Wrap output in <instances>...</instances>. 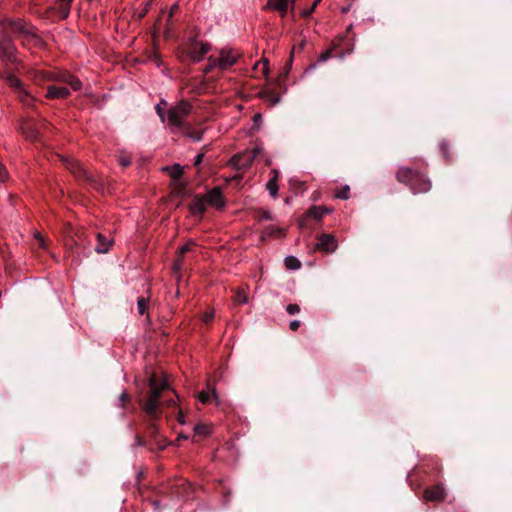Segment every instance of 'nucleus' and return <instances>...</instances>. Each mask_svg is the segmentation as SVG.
Here are the masks:
<instances>
[{
  "mask_svg": "<svg viewBox=\"0 0 512 512\" xmlns=\"http://www.w3.org/2000/svg\"><path fill=\"white\" fill-rule=\"evenodd\" d=\"M286 311L290 315H295L300 312V306L298 304H288L286 306Z\"/></svg>",
  "mask_w": 512,
  "mask_h": 512,
  "instance_id": "34",
  "label": "nucleus"
},
{
  "mask_svg": "<svg viewBox=\"0 0 512 512\" xmlns=\"http://www.w3.org/2000/svg\"><path fill=\"white\" fill-rule=\"evenodd\" d=\"M34 237L38 242L39 248H41V249L47 248V243H46L44 237L39 232H35Z\"/></svg>",
  "mask_w": 512,
  "mask_h": 512,
  "instance_id": "33",
  "label": "nucleus"
},
{
  "mask_svg": "<svg viewBox=\"0 0 512 512\" xmlns=\"http://www.w3.org/2000/svg\"><path fill=\"white\" fill-rule=\"evenodd\" d=\"M203 158H204V154L203 153H200L198 154L195 159H194V166H198L201 164V162L203 161Z\"/></svg>",
  "mask_w": 512,
  "mask_h": 512,
  "instance_id": "47",
  "label": "nucleus"
},
{
  "mask_svg": "<svg viewBox=\"0 0 512 512\" xmlns=\"http://www.w3.org/2000/svg\"><path fill=\"white\" fill-rule=\"evenodd\" d=\"M350 187L345 185L340 191L336 192L335 197L346 200L349 198Z\"/></svg>",
  "mask_w": 512,
  "mask_h": 512,
  "instance_id": "30",
  "label": "nucleus"
},
{
  "mask_svg": "<svg viewBox=\"0 0 512 512\" xmlns=\"http://www.w3.org/2000/svg\"><path fill=\"white\" fill-rule=\"evenodd\" d=\"M119 164L122 167H127L131 164V158L128 155H121L119 157Z\"/></svg>",
  "mask_w": 512,
  "mask_h": 512,
  "instance_id": "35",
  "label": "nucleus"
},
{
  "mask_svg": "<svg viewBox=\"0 0 512 512\" xmlns=\"http://www.w3.org/2000/svg\"><path fill=\"white\" fill-rule=\"evenodd\" d=\"M337 247L338 242L336 238L333 235L326 233L321 234L315 244V250L325 253H332L337 249Z\"/></svg>",
  "mask_w": 512,
  "mask_h": 512,
  "instance_id": "8",
  "label": "nucleus"
},
{
  "mask_svg": "<svg viewBox=\"0 0 512 512\" xmlns=\"http://www.w3.org/2000/svg\"><path fill=\"white\" fill-rule=\"evenodd\" d=\"M331 57V51L327 50L319 56V61L324 62Z\"/></svg>",
  "mask_w": 512,
  "mask_h": 512,
  "instance_id": "43",
  "label": "nucleus"
},
{
  "mask_svg": "<svg viewBox=\"0 0 512 512\" xmlns=\"http://www.w3.org/2000/svg\"><path fill=\"white\" fill-rule=\"evenodd\" d=\"M213 318H214V311L213 310L206 311L202 315V320L205 323H210L213 320Z\"/></svg>",
  "mask_w": 512,
  "mask_h": 512,
  "instance_id": "36",
  "label": "nucleus"
},
{
  "mask_svg": "<svg viewBox=\"0 0 512 512\" xmlns=\"http://www.w3.org/2000/svg\"><path fill=\"white\" fill-rule=\"evenodd\" d=\"M285 265L290 270H296L301 267L300 261L294 256H288L285 258Z\"/></svg>",
  "mask_w": 512,
  "mask_h": 512,
  "instance_id": "25",
  "label": "nucleus"
},
{
  "mask_svg": "<svg viewBox=\"0 0 512 512\" xmlns=\"http://www.w3.org/2000/svg\"><path fill=\"white\" fill-rule=\"evenodd\" d=\"M149 301L144 297H139L137 300V310L139 315H144L148 311Z\"/></svg>",
  "mask_w": 512,
  "mask_h": 512,
  "instance_id": "24",
  "label": "nucleus"
},
{
  "mask_svg": "<svg viewBox=\"0 0 512 512\" xmlns=\"http://www.w3.org/2000/svg\"><path fill=\"white\" fill-rule=\"evenodd\" d=\"M348 10H349V8H348V7L342 8V12H343V13L348 12Z\"/></svg>",
  "mask_w": 512,
  "mask_h": 512,
  "instance_id": "55",
  "label": "nucleus"
},
{
  "mask_svg": "<svg viewBox=\"0 0 512 512\" xmlns=\"http://www.w3.org/2000/svg\"><path fill=\"white\" fill-rule=\"evenodd\" d=\"M194 432L196 434H208L209 433V428L207 425L205 424H197L195 427H194Z\"/></svg>",
  "mask_w": 512,
  "mask_h": 512,
  "instance_id": "32",
  "label": "nucleus"
},
{
  "mask_svg": "<svg viewBox=\"0 0 512 512\" xmlns=\"http://www.w3.org/2000/svg\"><path fill=\"white\" fill-rule=\"evenodd\" d=\"M183 266V261L181 257H178L177 260L173 264L174 272H179Z\"/></svg>",
  "mask_w": 512,
  "mask_h": 512,
  "instance_id": "40",
  "label": "nucleus"
},
{
  "mask_svg": "<svg viewBox=\"0 0 512 512\" xmlns=\"http://www.w3.org/2000/svg\"><path fill=\"white\" fill-rule=\"evenodd\" d=\"M61 160L76 177L83 178L87 181H92V176L82 166V164L68 157H62Z\"/></svg>",
  "mask_w": 512,
  "mask_h": 512,
  "instance_id": "9",
  "label": "nucleus"
},
{
  "mask_svg": "<svg viewBox=\"0 0 512 512\" xmlns=\"http://www.w3.org/2000/svg\"><path fill=\"white\" fill-rule=\"evenodd\" d=\"M17 96L19 100L25 105H30L33 102V97L30 95V93L27 91L25 87L23 88V92L17 93Z\"/></svg>",
  "mask_w": 512,
  "mask_h": 512,
  "instance_id": "26",
  "label": "nucleus"
},
{
  "mask_svg": "<svg viewBox=\"0 0 512 512\" xmlns=\"http://www.w3.org/2000/svg\"><path fill=\"white\" fill-rule=\"evenodd\" d=\"M270 175H271V178L270 179H274L276 181H278V178H279V171L277 169H272L270 171Z\"/></svg>",
  "mask_w": 512,
  "mask_h": 512,
  "instance_id": "48",
  "label": "nucleus"
},
{
  "mask_svg": "<svg viewBox=\"0 0 512 512\" xmlns=\"http://www.w3.org/2000/svg\"><path fill=\"white\" fill-rule=\"evenodd\" d=\"M235 301L240 304H246L248 302V296L244 288L239 287L236 290Z\"/></svg>",
  "mask_w": 512,
  "mask_h": 512,
  "instance_id": "27",
  "label": "nucleus"
},
{
  "mask_svg": "<svg viewBox=\"0 0 512 512\" xmlns=\"http://www.w3.org/2000/svg\"><path fill=\"white\" fill-rule=\"evenodd\" d=\"M148 385L150 390L147 399L141 402V408L152 420H156L161 415L160 407L163 402L160 398L171 388L166 379L158 378L155 373L150 376ZM164 403L170 407L176 404V400L171 398Z\"/></svg>",
  "mask_w": 512,
  "mask_h": 512,
  "instance_id": "1",
  "label": "nucleus"
},
{
  "mask_svg": "<svg viewBox=\"0 0 512 512\" xmlns=\"http://www.w3.org/2000/svg\"><path fill=\"white\" fill-rule=\"evenodd\" d=\"M17 49L13 43V41L4 37L0 42V58L3 62L9 64L17 63Z\"/></svg>",
  "mask_w": 512,
  "mask_h": 512,
  "instance_id": "7",
  "label": "nucleus"
},
{
  "mask_svg": "<svg viewBox=\"0 0 512 512\" xmlns=\"http://www.w3.org/2000/svg\"><path fill=\"white\" fill-rule=\"evenodd\" d=\"M210 45L204 42H194L190 46L189 54L193 61L200 62L204 55L209 52Z\"/></svg>",
  "mask_w": 512,
  "mask_h": 512,
  "instance_id": "12",
  "label": "nucleus"
},
{
  "mask_svg": "<svg viewBox=\"0 0 512 512\" xmlns=\"http://www.w3.org/2000/svg\"><path fill=\"white\" fill-rule=\"evenodd\" d=\"M191 245H192L191 243H187V244L183 245L182 247H180L178 249V254H179L178 257H181L183 254L189 252L191 250Z\"/></svg>",
  "mask_w": 512,
  "mask_h": 512,
  "instance_id": "38",
  "label": "nucleus"
},
{
  "mask_svg": "<svg viewBox=\"0 0 512 512\" xmlns=\"http://www.w3.org/2000/svg\"><path fill=\"white\" fill-rule=\"evenodd\" d=\"M218 62H219L218 57L210 56L208 58V64H207L206 68L204 69V73H208L211 70L218 68Z\"/></svg>",
  "mask_w": 512,
  "mask_h": 512,
  "instance_id": "28",
  "label": "nucleus"
},
{
  "mask_svg": "<svg viewBox=\"0 0 512 512\" xmlns=\"http://www.w3.org/2000/svg\"><path fill=\"white\" fill-rule=\"evenodd\" d=\"M210 399V394L208 392H205V391H201L199 394H198V400L205 404L209 401Z\"/></svg>",
  "mask_w": 512,
  "mask_h": 512,
  "instance_id": "37",
  "label": "nucleus"
},
{
  "mask_svg": "<svg viewBox=\"0 0 512 512\" xmlns=\"http://www.w3.org/2000/svg\"><path fill=\"white\" fill-rule=\"evenodd\" d=\"M30 75L37 79H41V80H60V81H63L67 84H69L73 90L75 91H78L81 89L82 87V83L81 81L72 76V75H69V74H64V75H61V76H55L53 74H51L50 72H47V71H44V70H38V69H35V70H32L30 72Z\"/></svg>",
  "mask_w": 512,
  "mask_h": 512,
  "instance_id": "5",
  "label": "nucleus"
},
{
  "mask_svg": "<svg viewBox=\"0 0 512 512\" xmlns=\"http://www.w3.org/2000/svg\"><path fill=\"white\" fill-rule=\"evenodd\" d=\"M446 497V492L441 484L430 486L424 491V499L426 501H443Z\"/></svg>",
  "mask_w": 512,
  "mask_h": 512,
  "instance_id": "11",
  "label": "nucleus"
},
{
  "mask_svg": "<svg viewBox=\"0 0 512 512\" xmlns=\"http://www.w3.org/2000/svg\"><path fill=\"white\" fill-rule=\"evenodd\" d=\"M439 148H440V151L442 152V154L444 155V157L447 160H450L451 159V155H450L449 144L447 142L443 141V142L440 143Z\"/></svg>",
  "mask_w": 512,
  "mask_h": 512,
  "instance_id": "31",
  "label": "nucleus"
},
{
  "mask_svg": "<svg viewBox=\"0 0 512 512\" xmlns=\"http://www.w3.org/2000/svg\"><path fill=\"white\" fill-rule=\"evenodd\" d=\"M178 10V5L177 4H174L169 13L167 14V22L170 21V19L172 18L173 14Z\"/></svg>",
  "mask_w": 512,
  "mask_h": 512,
  "instance_id": "45",
  "label": "nucleus"
},
{
  "mask_svg": "<svg viewBox=\"0 0 512 512\" xmlns=\"http://www.w3.org/2000/svg\"><path fill=\"white\" fill-rule=\"evenodd\" d=\"M167 105H168L167 101L164 99H161L159 101V103H157L155 106L156 113L163 123H166V121H167V112H165Z\"/></svg>",
  "mask_w": 512,
  "mask_h": 512,
  "instance_id": "22",
  "label": "nucleus"
},
{
  "mask_svg": "<svg viewBox=\"0 0 512 512\" xmlns=\"http://www.w3.org/2000/svg\"><path fill=\"white\" fill-rule=\"evenodd\" d=\"M266 188L269 191V194L271 195L272 198L277 197L279 189L278 181L274 179H269L268 182L266 183Z\"/></svg>",
  "mask_w": 512,
  "mask_h": 512,
  "instance_id": "23",
  "label": "nucleus"
},
{
  "mask_svg": "<svg viewBox=\"0 0 512 512\" xmlns=\"http://www.w3.org/2000/svg\"><path fill=\"white\" fill-rule=\"evenodd\" d=\"M212 394H213V397L217 400L218 396H217V392L215 391V389L212 391Z\"/></svg>",
  "mask_w": 512,
  "mask_h": 512,
  "instance_id": "53",
  "label": "nucleus"
},
{
  "mask_svg": "<svg viewBox=\"0 0 512 512\" xmlns=\"http://www.w3.org/2000/svg\"><path fill=\"white\" fill-rule=\"evenodd\" d=\"M162 171L167 172L174 180H178L184 173L183 167L178 163H175L172 166H165L162 168Z\"/></svg>",
  "mask_w": 512,
  "mask_h": 512,
  "instance_id": "19",
  "label": "nucleus"
},
{
  "mask_svg": "<svg viewBox=\"0 0 512 512\" xmlns=\"http://www.w3.org/2000/svg\"><path fill=\"white\" fill-rule=\"evenodd\" d=\"M72 2L73 0H57L55 2V8L59 10L63 19L69 16Z\"/></svg>",
  "mask_w": 512,
  "mask_h": 512,
  "instance_id": "20",
  "label": "nucleus"
},
{
  "mask_svg": "<svg viewBox=\"0 0 512 512\" xmlns=\"http://www.w3.org/2000/svg\"><path fill=\"white\" fill-rule=\"evenodd\" d=\"M27 137H29L30 139L34 140L36 138V132L35 131H31V133L28 134Z\"/></svg>",
  "mask_w": 512,
  "mask_h": 512,
  "instance_id": "52",
  "label": "nucleus"
},
{
  "mask_svg": "<svg viewBox=\"0 0 512 512\" xmlns=\"http://www.w3.org/2000/svg\"><path fill=\"white\" fill-rule=\"evenodd\" d=\"M177 420L180 424H185L184 414L181 410H179Z\"/></svg>",
  "mask_w": 512,
  "mask_h": 512,
  "instance_id": "49",
  "label": "nucleus"
},
{
  "mask_svg": "<svg viewBox=\"0 0 512 512\" xmlns=\"http://www.w3.org/2000/svg\"><path fill=\"white\" fill-rule=\"evenodd\" d=\"M260 117H261L260 114H255L254 115V120H259Z\"/></svg>",
  "mask_w": 512,
  "mask_h": 512,
  "instance_id": "54",
  "label": "nucleus"
},
{
  "mask_svg": "<svg viewBox=\"0 0 512 512\" xmlns=\"http://www.w3.org/2000/svg\"><path fill=\"white\" fill-rule=\"evenodd\" d=\"M192 104L187 100H181L167 110V126L172 132L183 130L186 126V118L191 114Z\"/></svg>",
  "mask_w": 512,
  "mask_h": 512,
  "instance_id": "3",
  "label": "nucleus"
},
{
  "mask_svg": "<svg viewBox=\"0 0 512 512\" xmlns=\"http://www.w3.org/2000/svg\"><path fill=\"white\" fill-rule=\"evenodd\" d=\"M7 28L8 31L14 34L17 39H20L24 45L37 44L40 42L39 37L34 32V28L27 25L21 19L10 20Z\"/></svg>",
  "mask_w": 512,
  "mask_h": 512,
  "instance_id": "4",
  "label": "nucleus"
},
{
  "mask_svg": "<svg viewBox=\"0 0 512 512\" xmlns=\"http://www.w3.org/2000/svg\"><path fill=\"white\" fill-rule=\"evenodd\" d=\"M395 176L398 182L407 185L413 194L427 193L432 188L431 180L419 170L400 166Z\"/></svg>",
  "mask_w": 512,
  "mask_h": 512,
  "instance_id": "2",
  "label": "nucleus"
},
{
  "mask_svg": "<svg viewBox=\"0 0 512 512\" xmlns=\"http://www.w3.org/2000/svg\"><path fill=\"white\" fill-rule=\"evenodd\" d=\"M148 431L151 435H156L158 432V427L155 423L152 422L148 425Z\"/></svg>",
  "mask_w": 512,
  "mask_h": 512,
  "instance_id": "44",
  "label": "nucleus"
},
{
  "mask_svg": "<svg viewBox=\"0 0 512 512\" xmlns=\"http://www.w3.org/2000/svg\"><path fill=\"white\" fill-rule=\"evenodd\" d=\"M205 201L211 206H214L218 209L224 207L225 201L221 192V189L219 187H215L208 191V193L205 196Z\"/></svg>",
  "mask_w": 512,
  "mask_h": 512,
  "instance_id": "13",
  "label": "nucleus"
},
{
  "mask_svg": "<svg viewBox=\"0 0 512 512\" xmlns=\"http://www.w3.org/2000/svg\"><path fill=\"white\" fill-rule=\"evenodd\" d=\"M322 0H314L313 2V7H310L308 9H304L300 12V15L303 17V18H308L311 16V14L315 11L317 5L321 2Z\"/></svg>",
  "mask_w": 512,
  "mask_h": 512,
  "instance_id": "29",
  "label": "nucleus"
},
{
  "mask_svg": "<svg viewBox=\"0 0 512 512\" xmlns=\"http://www.w3.org/2000/svg\"><path fill=\"white\" fill-rule=\"evenodd\" d=\"M263 217H264L265 219H268V220H271V219H272L270 212H264V213H263Z\"/></svg>",
  "mask_w": 512,
  "mask_h": 512,
  "instance_id": "51",
  "label": "nucleus"
},
{
  "mask_svg": "<svg viewBox=\"0 0 512 512\" xmlns=\"http://www.w3.org/2000/svg\"><path fill=\"white\" fill-rule=\"evenodd\" d=\"M333 209L325 206H312L307 211V216L316 220H321L325 215L330 214Z\"/></svg>",
  "mask_w": 512,
  "mask_h": 512,
  "instance_id": "17",
  "label": "nucleus"
},
{
  "mask_svg": "<svg viewBox=\"0 0 512 512\" xmlns=\"http://www.w3.org/2000/svg\"><path fill=\"white\" fill-rule=\"evenodd\" d=\"M301 325L299 320H292L289 324V327L292 331H297Z\"/></svg>",
  "mask_w": 512,
  "mask_h": 512,
  "instance_id": "42",
  "label": "nucleus"
},
{
  "mask_svg": "<svg viewBox=\"0 0 512 512\" xmlns=\"http://www.w3.org/2000/svg\"><path fill=\"white\" fill-rule=\"evenodd\" d=\"M206 210V201L205 199H196L193 201L191 205V212L196 215H202Z\"/></svg>",
  "mask_w": 512,
  "mask_h": 512,
  "instance_id": "21",
  "label": "nucleus"
},
{
  "mask_svg": "<svg viewBox=\"0 0 512 512\" xmlns=\"http://www.w3.org/2000/svg\"><path fill=\"white\" fill-rule=\"evenodd\" d=\"M218 58V69L226 70L237 62L239 54L232 50H221Z\"/></svg>",
  "mask_w": 512,
  "mask_h": 512,
  "instance_id": "10",
  "label": "nucleus"
},
{
  "mask_svg": "<svg viewBox=\"0 0 512 512\" xmlns=\"http://www.w3.org/2000/svg\"><path fill=\"white\" fill-rule=\"evenodd\" d=\"M129 400H130V396L128 395V393L126 391H122V393L119 396V402H120L121 406L123 407L124 404L126 402H128Z\"/></svg>",
  "mask_w": 512,
  "mask_h": 512,
  "instance_id": "39",
  "label": "nucleus"
},
{
  "mask_svg": "<svg viewBox=\"0 0 512 512\" xmlns=\"http://www.w3.org/2000/svg\"><path fill=\"white\" fill-rule=\"evenodd\" d=\"M4 79L6 83L9 85L11 89L17 94L18 92H23L24 83L13 73L7 72L4 75Z\"/></svg>",
  "mask_w": 512,
  "mask_h": 512,
  "instance_id": "16",
  "label": "nucleus"
},
{
  "mask_svg": "<svg viewBox=\"0 0 512 512\" xmlns=\"http://www.w3.org/2000/svg\"><path fill=\"white\" fill-rule=\"evenodd\" d=\"M263 70H264V72H265V73H266V72H267V70H268V61H267V60H264V61H263Z\"/></svg>",
  "mask_w": 512,
  "mask_h": 512,
  "instance_id": "50",
  "label": "nucleus"
},
{
  "mask_svg": "<svg viewBox=\"0 0 512 512\" xmlns=\"http://www.w3.org/2000/svg\"><path fill=\"white\" fill-rule=\"evenodd\" d=\"M165 446H166V444L160 445V446H159V449H164V448H165Z\"/></svg>",
  "mask_w": 512,
  "mask_h": 512,
  "instance_id": "56",
  "label": "nucleus"
},
{
  "mask_svg": "<svg viewBox=\"0 0 512 512\" xmlns=\"http://www.w3.org/2000/svg\"><path fill=\"white\" fill-rule=\"evenodd\" d=\"M260 150V148H254L251 151L238 153L231 158L230 164L237 170H245L251 166Z\"/></svg>",
  "mask_w": 512,
  "mask_h": 512,
  "instance_id": "6",
  "label": "nucleus"
},
{
  "mask_svg": "<svg viewBox=\"0 0 512 512\" xmlns=\"http://www.w3.org/2000/svg\"><path fill=\"white\" fill-rule=\"evenodd\" d=\"M292 62V56L289 58V65L291 64Z\"/></svg>",
  "mask_w": 512,
  "mask_h": 512,
  "instance_id": "57",
  "label": "nucleus"
},
{
  "mask_svg": "<svg viewBox=\"0 0 512 512\" xmlns=\"http://www.w3.org/2000/svg\"><path fill=\"white\" fill-rule=\"evenodd\" d=\"M70 95V91L66 87L51 85L47 88L46 97L49 99H64Z\"/></svg>",
  "mask_w": 512,
  "mask_h": 512,
  "instance_id": "15",
  "label": "nucleus"
},
{
  "mask_svg": "<svg viewBox=\"0 0 512 512\" xmlns=\"http://www.w3.org/2000/svg\"><path fill=\"white\" fill-rule=\"evenodd\" d=\"M456 512H465V511H456Z\"/></svg>",
  "mask_w": 512,
  "mask_h": 512,
  "instance_id": "58",
  "label": "nucleus"
},
{
  "mask_svg": "<svg viewBox=\"0 0 512 512\" xmlns=\"http://www.w3.org/2000/svg\"><path fill=\"white\" fill-rule=\"evenodd\" d=\"M290 4L291 7H293L295 0H268L266 7L280 12V15L284 17L288 12V7Z\"/></svg>",
  "mask_w": 512,
  "mask_h": 512,
  "instance_id": "14",
  "label": "nucleus"
},
{
  "mask_svg": "<svg viewBox=\"0 0 512 512\" xmlns=\"http://www.w3.org/2000/svg\"><path fill=\"white\" fill-rule=\"evenodd\" d=\"M135 446H144L145 445V441L144 439L140 436V435H136L135 436V443H134Z\"/></svg>",
  "mask_w": 512,
  "mask_h": 512,
  "instance_id": "46",
  "label": "nucleus"
},
{
  "mask_svg": "<svg viewBox=\"0 0 512 512\" xmlns=\"http://www.w3.org/2000/svg\"><path fill=\"white\" fill-rule=\"evenodd\" d=\"M112 245V240L105 237L103 234H97V245L95 251L98 253H107Z\"/></svg>",
  "mask_w": 512,
  "mask_h": 512,
  "instance_id": "18",
  "label": "nucleus"
},
{
  "mask_svg": "<svg viewBox=\"0 0 512 512\" xmlns=\"http://www.w3.org/2000/svg\"><path fill=\"white\" fill-rule=\"evenodd\" d=\"M7 179V171L3 164L0 162V182H4Z\"/></svg>",
  "mask_w": 512,
  "mask_h": 512,
  "instance_id": "41",
  "label": "nucleus"
}]
</instances>
